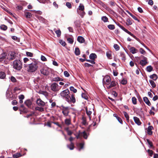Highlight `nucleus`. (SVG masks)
I'll list each match as a JSON object with an SVG mask.
<instances>
[{"label":"nucleus","instance_id":"obj_10","mask_svg":"<svg viewBox=\"0 0 158 158\" xmlns=\"http://www.w3.org/2000/svg\"><path fill=\"white\" fill-rule=\"evenodd\" d=\"M36 103L37 105L41 107H43L45 105V103L42 101L40 98L36 100Z\"/></svg>","mask_w":158,"mask_h":158},{"label":"nucleus","instance_id":"obj_37","mask_svg":"<svg viewBox=\"0 0 158 158\" xmlns=\"http://www.w3.org/2000/svg\"><path fill=\"white\" fill-rule=\"evenodd\" d=\"M102 20L104 22H106L108 21V18L106 16H103L102 18Z\"/></svg>","mask_w":158,"mask_h":158},{"label":"nucleus","instance_id":"obj_45","mask_svg":"<svg viewBox=\"0 0 158 158\" xmlns=\"http://www.w3.org/2000/svg\"><path fill=\"white\" fill-rule=\"evenodd\" d=\"M82 123L84 125H86V118L84 117H83L82 118Z\"/></svg>","mask_w":158,"mask_h":158},{"label":"nucleus","instance_id":"obj_48","mask_svg":"<svg viewBox=\"0 0 158 158\" xmlns=\"http://www.w3.org/2000/svg\"><path fill=\"white\" fill-rule=\"evenodd\" d=\"M114 47L116 51H118L119 49V47L117 44H114Z\"/></svg>","mask_w":158,"mask_h":158},{"label":"nucleus","instance_id":"obj_22","mask_svg":"<svg viewBox=\"0 0 158 158\" xmlns=\"http://www.w3.org/2000/svg\"><path fill=\"white\" fill-rule=\"evenodd\" d=\"M150 77L153 80L156 81L158 77L156 74H154L150 75Z\"/></svg>","mask_w":158,"mask_h":158},{"label":"nucleus","instance_id":"obj_58","mask_svg":"<svg viewBox=\"0 0 158 158\" xmlns=\"http://www.w3.org/2000/svg\"><path fill=\"white\" fill-rule=\"evenodd\" d=\"M64 75L66 77H69V73L67 71H64Z\"/></svg>","mask_w":158,"mask_h":158},{"label":"nucleus","instance_id":"obj_21","mask_svg":"<svg viewBox=\"0 0 158 158\" xmlns=\"http://www.w3.org/2000/svg\"><path fill=\"white\" fill-rule=\"evenodd\" d=\"M89 57L90 59L94 60L96 58L97 56L95 53H91Z\"/></svg>","mask_w":158,"mask_h":158},{"label":"nucleus","instance_id":"obj_6","mask_svg":"<svg viewBox=\"0 0 158 158\" xmlns=\"http://www.w3.org/2000/svg\"><path fill=\"white\" fill-rule=\"evenodd\" d=\"M51 88L52 90L54 91H58L60 89L58 85L56 83H54L51 85Z\"/></svg>","mask_w":158,"mask_h":158},{"label":"nucleus","instance_id":"obj_39","mask_svg":"<svg viewBox=\"0 0 158 158\" xmlns=\"http://www.w3.org/2000/svg\"><path fill=\"white\" fill-rule=\"evenodd\" d=\"M107 27L110 30H114L115 28L114 26V25L110 24Z\"/></svg>","mask_w":158,"mask_h":158},{"label":"nucleus","instance_id":"obj_41","mask_svg":"<svg viewBox=\"0 0 158 158\" xmlns=\"http://www.w3.org/2000/svg\"><path fill=\"white\" fill-rule=\"evenodd\" d=\"M139 51L142 54L144 55L146 52L142 48H141L139 49Z\"/></svg>","mask_w":158,"mask_h":158},{"label":"nucleus","instance_id":"obj_43","mask_svg":"<svg viewBox=\"0 0 158 158\" xmlns=\"http://www.w3.org/2000/svg\"><path fill=\"white\" fill-rule=\"evenodd\" d=\"M132 23V21L130 19H127V24L128 25H131Z\"/></svg>","mask_w":158,"mask_h":158},{"label":"nucleus","instance_id":"obj_64","mask_svg":"<svg viewBox=\"0 0 158 158\" xmlns=\"http://www.w3.org/2000/svg\"><path fill=\"white\" fill-rule=\"evenodd\" d=\"M17 101L15 100H13L12 102V104L13 105H17Z\"/></svg>","mask_w":158,"mask_h":158},{"label":"nucleus","instance_id":"obj_24","mask_svg":"<svg viewBox=\"0 0 158 158\" xmlns=\"http://www.w3.org/2000/svg\"><path fill=\"white\" fill-rule=\"evenodd\" d=\"M6 77V74L5 73L3 72H0V78L4 79Z\"/></svg>","mask_w":158,"mask_h":158},{"label":"nucleus","instance_id":"obj_60","mask_svg":"<svg viewBox=\"0 0 158 158\" xmlns=\"http://www.w3.org/2000/svg\"><path fill=\"white\" fill-rule=\"evenodd\" d=\"M26 55L27 56L30 57H32L33 56V54L32 53L29 52H27Z\"/></svg>","mask_w":158,"mask_h":158},{"label":"nucleus","instance_id":"obj_62","mask_svg":"<svg viewBox=\"0 0 158 158\" xmlns=\"http://www.w3.org/2000/svg\"><path fill=\"white\" fill-rule=\"evenodd\" d=\"M19 99L23 100L24 98V96L23 94L20 95L19 96Z\"/></svg>","mask_w":158,"mask_h":158},{"label":"nucleus","instance_id":"obj_4","mask_svg":"<svg viewBox=\"0 0 158 158\" xmlns=\"http://www.w3.org/2000/svg\"><path fill=\"white\" fill-rule=\"evenodd\" d=\"M94 110V106L93 104L88 105L86 107L85 110L87 114L89 116V119H91V117L89 116L92 113V111Z\"/></svg>","mask_w":158,"mask_h":158},{"label":"nucleus","instance_id":"obj_36","mask_svg":"<svg viewBox=\"0 0 158 158\" xmlns=\"http://www.w3.org/2000/svg\"><path fill=\"white\" fill-rule=\"evenodd\" d=\"M0 28L2 30L5 31L7 29V27L6 26L3 24L1 26Z\"/></svg>","mask_w":158,"mask_h":158},{"label":"nucleus","instance_id":"obj_17","mask_svg":"<svg viewBox=\"0 0 158 158\" xmlns=\"http://www.w3.org/2000/svg\"><path fill=\"white\" fill-rule=\"evenodd\" d=\"M24 103L28 107H30L32 104V102L30 100L28 99L26 100Z\"/></svg>","mask_w":158,"mask_h":158},{"label":"nucleus","instance_id":"obj_1","mask_svg":"<svg viewBox=\"0 0 158 158\" xmlns=\"http://www.w3.org/2000/svg\"><path fill=\"white\" fill-rule=\"evenodd\" d=\"M70 93L69 89L64 90L60 93V96L62 98H64L69 103H74L76 102V99L73 94L69 95Z\"/></svg>","mask_w":158,"mask_h":158},{"label":"nucleus","instance_id":"obj_30","mask_svg":"<svg viewBox=\"0 0 158 158\" xmlns=\"http://www.w3.org/2000/svg\"><path fill=\"white\" fill-rule=\"evenodd\" d=\"M25 16L27 18H30L32 16V15L30 12H26L25 13Z\"/></svg>","mask_w":158,"mask_h":158},{"label":"nucleus","instance_id":"obj_5","mask_svg":"<svg viewBox=\"0 0 158 158\" xmlns=\"http://www.w3.org/2000/svg\"><path fill=\"white\" fill-rule=\"evenodd\" d=\"M61 107L62 113L63 115L65 117L68 116L69 113V107H65L64 106H62Z\"/></svg>","mask_w":158,"mask_h":158},{"label":"nucleus","instance_id":"obj_57","mask_svg":"<svg viewBox=\"0 0 158 158\" xmlns=\"http://www.w3.org/2000/svg\"><path fill=\"white\" fill-rule=\"evenodd\" d=\"M41 60L43 61H46L47 60V59L45 58V57L43 56H41Z\"/></svg>","mask_w":158,"mask_h":158},{"label":"nucleus","instance_id":"obj_53","mask_svg":"<svg viewBox=\"0 0 158 158\" xmlns=\"http://www.w3.org/2000/svg\"><path fill=\"white\" fill-rule=\"evenodd\" d=\"M10 79L11 81L13 82H15L16 81V79L13 76H11L10 77Z\"/></svg>","mask_w":158,"mask_h":158},{"label":"nucleus","instance_id":"obj_59","mask_svg":"<svg viewBox=\"0 0 158 158\" xmlns=\"http://www.w3.org/2000/svg\"><path fill=\"white\" fill-rule=\"evenodd\" d=\"M86 60L87 61L89 62L90 63L92 64H95V62L94 61V60Z\"/></svg>","mask_w":158,"mask_h":158},{"label":"nucleus","instance_id":"obj_61","mask_svg":"<svg viewBox=\"0 0 158 158\" xmlns=\"http://www.w3.org/2000/svg\"><path fill=\"white\" fill-rule=\"evenodd\" d=\"M66 5L69 8H71V5L70 3L67 2L66 3Z\"/></svg>","mask_w":158,"mask_h":158},{"label":"nucleus","instance_id":"obj_29","mask_svg":"<svg viewBox=\"0 0 158 158\" xmlns=\"http://www.w3.org/2000/svg\"><path fill=\"white\" fill-rule=\"evenodd\" d=\"M22 156L21 154L20 153H17L13 155V156L14 158H18Z\"/></svg>","mask_w":158,"mask_h":158},{"label":"nucleus","instance_id":"obj_26","mask_svg":"<svg viewBox=\"0 0 158 158\" xmlns=\"http://www.w3.org/2000/svg\"><path fill=\"white\" fill-rule=\"evenodd\" d=\"M84 5L82 4H80L78 8L77 9L78 10H81L82 11L84 10Z\"/></svg>","mask_w":158,"mask_h":158},{"label":"nucleus","instance_id":"obj_2","mask_svg":"<svg viewBox=\"0 0 158 158\" xmlns=\"http://www.w3.org/2000/svg\"><path fill=\"white\" fill-rule=\"evenodd\" d=\"M39 63L34 61L31 64H29L27 68V70L29 72H33L37 70L38 67Z\"/></svg>","mask_w":158,"mask_h":158},{"label":"nucleus","instance_id":"obj_3","mask_svg":"<svg viewBox=\"0 0 158 158\" xmlns=\"http://www.w3.org/2000/svg\"><path fill=\"white\" fill-rule=\"evenodd\" d=\"M22 67V63L19 60H15L13 63V68L15 69L20 71Z\"/></svg>","mask_w":158,"mask_h":158},{"label":"nucleus","instance_id":"obj_8","mask_svg":"<svg viewBox=\"0 0 158 158\" xmlns=\"http://www.w3.org/2000/svg\"><path fill=\"white\" fill-rule=\"evenodd\" d=\"M143 59L141 60L140 62V64L142 66H144L148 63L147 62V58L142 56Z\"/></svg>","mask_w":158,"mask_h":158},{"label":"nucleus","instance_id":"obj_31","mask_svg":"<svg viewBox=\"0 0 158 158\" xmlns=\"http://www.w3.org/2000/svg\"><path fill=\"white\" fill-rule=\"evenodd\" d=\"M62 81V79L61 78H60L59 77H54L52 78V81Z\"/></svg>","mask_w":158,"mask_h":158},{"label":"nucleus","instance_id":"obj_12","mask_svg":"<svg viewBox=\"0 0 158 158\" xmlns=\"http://www.w3.org/2000/svg\"><path fill=\"white\" fill-rule=\"evenodd\" d=\"M130 47L129 45L128 46V48L129 49L130 52L133 54H135L138 52V50L134 47Z\"/></svg>","mask_w":158,"mask_h":158},{"label":"nucleus","instance_id":"obj_11","mask_svg":"<svg viewBox=\"0 0 158 158\" xmlns=\"http://www.w3.org/2000/svg\"><path fill=\"white\" fill-rule=\"evenodd\" d=\"M117 84V82H115V81H110V84L108 85H106V86L107 88L109 89L112 87L116 86Z\"/></svg>","mask_w":158,"mask_h":158},{"label":"nucleus","instance_id":"obj_13","mask_svg":"<svg viewBox=\"0 0 158 158\" xmlns=\"http://www.w3.org/2000/svg\"><path fill=\"white\" fill-rule=\"evenodd\" d=\"M40 71L42 74L45 75H48L49 73L48 69L46 68L41 69Z\"/></svg>","mask_w":158,"mask_h":158},{"label":"nucleus","instance_id":"obj_18","mask_svg":"<svg viewBox=\"0 0 158 158\" xmlns=\"http://www.w3.org/2000/svg\"><path fill=\"white\" fill-rule=\"evenodd\" d=\"M144 102L148 106H150L151 105V103L148 100V98L146 97H144L143 98Z\"/></svg>","mask_w":158,"mask_h":158},{"label":"nucleus","instance_id":"obj_56","mask_svg":"<svg viewBox=\"0 0 158 158\" xmlns=\"http://www.w3.org/2000/svg\"><path fill=\"white\" fill-rule=\"evenodd\" d=\"M147 141L148 144L150 146V147H152L153 146L152 143V142L148 139H147Z\"/></svg>","mask_w":158,"mask_h":158},{"label":"nucleus","instance_id":"obj_34","mask_svg":"<svg viewBox=\"0 0 158 158\" xmlns=\"http://www.w3.org/2000/svg\"><path fill=\"white\" fill-rule=\"evenodd\" d=\"M147 71L148 72H151L153 70V68L151 65L147 66L146 68Z\"/></svg>","mask_w":158,"mask_h":158},{"label":"nucleus","instance_id":"obj_51","mask_svg":"<svg viewBox=\"0 0 158 158\" xmlns=\"http://www.w3.org/2000/svg\"><path fill=\"white\" fill-rule=\"evenodd\" d=\"M125 32L127 33L128 34L130 35L131 36H132L134 38H135V36L133 34H132V33H131L129 31L127 30H126V31Z\"/></svg>","mask_w":158,"mask_h":158},{"label":"nucleus","instance_id":"obj_20","mask_svg":"<svg viewBox=\"0 0 158 158\" xmlns=\"http://www.w3.org/2000/svg\"><path fill=\"white\" fill-rule=\"evenodd\" d=\"M80 134H81V136H82L85 139H87L88 138V135L86 132L84 131L83 132H81Z\"/></svg>","mask_w":158,"mask_h":158},{"label":"nucleus","instance_id":"obj_33","mask_svg":"<svg viewBox=\"0 0 158 158\" xmlns=\"http://www.w3.org/2000/svg\"><path fill=\"white\" fill-rule=\"evenodd\" d=\"M55 31L56 33V34L57 37H59L60 36L61 34V32L60 29L56 30Z\"/></svg>","mask_w":158,"mask_h":158},{"label":"nucleus","instance_id":"obj_19","mask_svg":"<svg viewBox=\"0 0 158 158\" xmlns=\"http://www.w3.org/2000/svg\"><path fill=\"white\" fill-rule=\"evenodd\" d=\"M77 12L79 14L81 15V18H83L85 14V13L84 11V10L79 11L78 10V9H77Z\"/></svg>","mask_w":158,"mask_h":158},{"label":"nucleus","instance_id":"obj_28","mask_svg":"<svg viewBox=\"0 0 158 158\" xmlns=\"http://www.w3.org/2000/svg\"><path fill=\"white\" fill-rule=\"evenodd\" d=\"M120 56L121 57L122 59L123 60H125L126 58L125 54L123 52H120Z\"/></svg>","mask_w":158,"mask_h":158},{"label":"nucleus","instance_id":"obj_54","mask_svg":"<svg viewBox=\"0 0 158 158\" xmlns=\"http://www.w3.org/2000/svg\"><path fill=\"white\" fill-rule=\"evenodd\" d=\"M121 83L123 85H124L127 83V81L126 80L123 79L121 81Z\"/></svg>","mask_w":158,"mask_h":158},{"label":"nucleus","instance_id":"obj_38","mask_svg":"<svg viewBox=\"0 0 158 158\" xmlns=\"http://www.w3.org/2000/svg\"><path fill=\"white\" fill-rule=\"evenodd\" d=\"M123 113L124 114L125 117L126 118L127 120H128L129 119V116L128 114L125 111H123Z\"/></svg>","mask_w":158,"mask_h":158},{"label":"nucleus","instance_id":"obj_63","mask_svg":"<svg viewBox=\"0 0 158 158\" xmlns=\"http://www.w3.org/2000/svg\"><path fill=\"white\" fill-rule=\"evenodd\" d=\"M34 113V112H32L31 114H27L26 116V117L27 118L30 117L31 116H32L33 115Z\"/></svg>","mask_w":158,"mask_h":158},{"label":"nucleus","instance_id":"obj_55","mask_svg":"<svg viewBox=\"0 0 158 158\" xmlns=\"http://www.w3.org/2000/svg\"><path fill=\"white\" fill-rule=\"evenodd\" d=\"M148 152L150 155V156H152L153 154V152L152 150L148 149Z\"/></svg>","mask_w":158,"mask_h":158},{"label":"nucleus","instance_id":"obj_9","mask_svg":"<svg viewBox=\"0 0 158 158\" xmlns=\"http://www.w3.org/2000/svg\"><path fill=\"white\" fill-rule=\"evenodd\" d=\"M16 57L15 53L14 52H11L9 54L7 57V59L9 60H12L14 59Z\"/></svg>","mask_w":158,"mask_h":158},{"label":"nucleus","instance_id":"obj_25","mask_svg":"<svg viewBox=\"0 0 158 158\" xmlns=\"http://www.w3.org/2000/svg\"><path fill=\"white\" fill-rule=\"evenodd\" d=\"M7 56V54L6 53H2L1 55V57L0 58V61H1L3 59L6 58Z\"/></svg>","mask_w":158,"mask_h":158},{"label":"nucleus","instance_id":"obj_40","mask_svg":"<svg viewBox=\"0 0 158 158\" xmlns=\"http://www.w3.org/2000/svg\"><path fill=\"white\" fill-rule=\"evenodd\" d=\"M149 82L153 88H154L156 86V85L153 81L152 80H150Z\"/></svg>","mask_w":158,"mask_h":158},{"label":"nucleus","instance_id":"obj_16","mask_svg":"<svg viewBox=\"0 0 158 158\" xmlns=\"http://www.w3.org/2000/svg\"><path fill=\"white\" fill-rule=\"evenodd\" d=\"M134 121L135 123L138 125H140L141 124V122H140L139 119L136 117H134L133 118Z\"/></svg>","mask_w":158,"mask_h":158},{"label":"nucleus","instance_id":"obj_49","mask_svg":"<svg viewBox=\"0 0 158 158\" xmlns=\"http://www.w3.org/2000/svg\"><path fill=\"white\" fill-rule=\"evenodd\" d=\"M67 40L68 42L70 44H72L73 43V39L70 38H69L67 39Z\"/></svg>","mask_w":158,"mask_h":158},{"label":"nucleus","instance_id":"obj_14","mask_svg":"<svg viewBox=\"0 0 158 158\" xmlns=\"http://www.w3.org/2000/svg\"><path fill=\"white\" fill-rule=\"evenodd\" d=\"M153 129V127L152 126H149L147 129V133L148 134L151 135L152 134V130Z\"/></svg>","mask_w":158,"mask_h":158},{"label":"nucleus","instance_id":"obj_32","mask_svg":"<svg viewBox=\"0 0 158 158\" xmlns=\"http://www.w3.org/2000/svg\"><path fill=\"white\" fill-rule=\"evenodd\" d=\"M75 53L76 55H79L80 54V51L78 48H76L75 49Z\"/></svg>","mask_w":158,"mask_h":158},{"label":"nucleus","instance_id":"obj_52","mask_svg":"<svg viewBox=\"0 0 158 158\" xmlns=\"http://www.w3.org/2000/svg\"><path fill=\"white\" fill-rule=\"evenodd\" d=\"M129 15L135 20L138 21H139L135 15H133L132 14H131V13H129Z\"/></svg>","mask_w":158,"mask_h":158},{"label":"nucleus","instance_id":"obj_23","mask_svg":"<svg viewBox=\"0 0 158 158\" xmlns=\"http://www.w3.org/2000/svg\"><path fill=\"white\" fill-rule=\"evenodd\" d=\"M35 109L36 110H38L40 112H42L44 111V109L43 107L37 106L35 108Z\"/></svg>","mask_w":158,"mask_h":158},{"label":"nucleus","instance_id":"obj_42","mask_svg":"<svg viewBox=\"0 0 158 158\" xmlns=\"http://www.w3.org/2000/svg\"><path fill=\"white\" fill-rule=\"evenodd\" d=\"M132 102L135 105L136 104L137 99L135 97H133L132 98Z\"/></svg>","mask_w":158,"mask_h":158},{"label":"nucleus","instance_id":"obj_27","mask_svg":"<svg viewBox=\"0 0 158 158\" xmlns=\"http://www.w3.org/2000/svg\"><path fill=\"white\" fill-rule=\"evenodd\" d=\"M65 124L67 125H69L71 124V119L70 118H67L64 121Z\"/></svg>","mask_w":158,"mask_h":158},{"label":"nucleus","instance_id":"obj_44","mask_svg":"<svg viewBox=\"0 0 158 158\" xmlns=\"http://www.w3.org/2000/svg\"><path fill=\"white\" fill-rule=\"evenodd\" d=\"M70 89L71 91H73L74 93H76L77 92V89L73 86H71L70 87Z\"/></svg>","mask_w":158,"mask_h":158},{"label":"nucleus","instance_id":"obj_35","mask_svg":"<svg viewBox=\"0 0 158 158\" xmlns=\"http://www.w3.org/2000/svg\"><path fill=\"white\" fill-rule=\"evenodd\" d=\"M16 96L12 94V93L10 94V99L11 100H13L14 99H15L16 98Z\"/></svg>","mask_w":158,"mask_h":158},{"label":"nucleus","instance_id":"obj_7","mask_svg":"<svg viewBox=\"0 0 158 158\" xmlns=\"http://www.w3.org/2000/svg\"><path fill=\"white\" fill-rule=\"evenodd\" d=\"M111 81V79L109 76H106L103 79V82L104 84H106V85L110 84Z\"/></svg>","mask_w":158,"mask_h":158},{"label":"nucleus","instance_id":"obj_46","mask_svg":"<svg viewBox=\"0 0 158 158\" xmlns=\"http://www.w3.org/2000/svg\"><path fill=\"white\" fill-rule=\"evenodd\" d=\"M82 97L85 99L87 100L88 98V97L86 94L85 93H82L81 95Z\"/></svg>","mask_w":158,"mask_h":158},{"label":"nucleus","instance_id":"obj_15","mask_svg":"<svg viewBox=\"0 0 158 158\" xmlns=\"http://www.w3.org/2000/svg\"><path fill=\"white\" fill-rule=\"evenodd\" d=\"M77 40L81 44L84 43L85 41L84 38L81 36H78L77 38Z\"/></svg>","mask_w":158,"mask_h":158},{"label":"nucleus","instance_id":"obj_50","mask_svg":"<svg viewBox=\"0 0 158 158\" xmlns=\"http://www.w3.org/2000/svg\"><path fill=\"white\" fill-rule=\"evenodd\" d=\"M59 43L63 46H64L66 44L65 42L62 40H60L59 41Z\"/></svg>","mask_w":158,"mask_h":158},{"label":"nucleus","instance_id":"obj_47","mask_svg":"<svg viewBox=\"0 0 158 158\" xmlns=\"http://www.w3.org/2000/svg\"><path fill=\"white\" fill-rule=\"evenodd\" d=\"M106 55L107 57L109 59H111V52L110 51L107 52L106 53Z\"/></svg>","mask_w":158,"mask_h":158}]
</instances>
